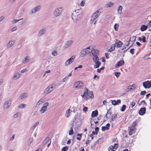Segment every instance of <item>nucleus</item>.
I'll list each match as a JSON object with an SVG mask.
<instances>
[{"instance_id": "obj_1", "label": "nucleus", "mask_w": 151, "mask_h": 151, "mask_svg": "<svg viewBox=\"0 0 151 151\" xmlns=\"http://www.w3.org/2000/svg\"><path fill=\"white\" fill-rule=\"evenodd\" d=\"M82 11L81 9L75 10L73 12L72 18L74 21L76 22L81 18L82 15Z\"/></svg>"}, {"instance_id": "obj_40", "label": "nucleus", "mask_w": 151, "mask_h": 151, "mask_svg": "<svg viewBox=\"0 0 151 151\" xmlns=\"http://www.w3.org/2000/svg\"><path fill=\"white\" fill-rule=\"evenodd\" d=\"M73 133V129L72 127L70 128V130L69 131V135H71Z\"/></svg>"}, {"instance_id": "obj_42", "label": "nucleus", "mask_w": 151, "mask_h": 151, "mask_svg": "<svg viewBox=\"0 0 151 151\" xmlns=\"http://www.w3.org/2000/svg\"><path fill=\"white\" fill-rule=\"evenodd\" d=\"M137 124V123L136 122H135V121L134 122H133V123L132 125V126L131 127L135 128V127L136 126Z\"/></svg>"}, {"instance_id": "obj_45", "label": "nucleus", "mask_w": 151, "mask_h": 151, "mask_svg": "<svg viewBox=\"0 0 151 151\" xmlns=\"http://www.w3.org/2000/svg\"><path fill=\"white\" fill-rule=\"evenodd\" d=\"M107 129H108L107 127L106 126H102L101 127V130L103 131H105Z\"/></svg>"}, {"instance_id": "obj_60", "label": "nucleus", "mask_w": 151, "mask_h": 151, "mask_svg": "<svg viewBox=\"0 0 151 151\" xmlns=\"http://www.w3.org/2000/svg\"><path fill=\"white\" fill-rule=\"evenodd\" d=\"M19 21V20H17V19H14V20H13L12 21L13 23H16L18 22V21Z\"/></svg>"}, {"instance_id": "obj_54", "label": "nucleus", "mask_w": 151, "mask_h": 151, "mask_svg": "<svg viewBox=\"0 0 151 151\" xmlns=\"http://www.w3.org/2000/svg\"><path fill=\"white\" fill-rule=\"evenodd\" d=\"M48 105V103L47 102H45L43 105V106L47 107Z\"/></svg>"}, {"instance_id": "obj_6", "label": "nucleus", "mask_w": 151, "mask_h": 151, "mask_svg": "<svg viewBox=\"0 0 151 151\" xmlns=\"http://www.w3.org/2000/svg\"><path fill=\"white\" fill-rule=\"evenodd\" d=\"M100 13L98 10H97L92 15L91 17L90 21L92 22L99 17L100 15Z\"/></svg>"}, {"instance_id": "obj_15", "label": "nucleus", "mask_w": 151, "mask_h": 151, "mask_svg": "<svg viewBox=\"0 0 151 151\" xmlns=\"http://www.w3.org/2000/svg\"><path fill=\"white\" fill-rule=\"evenodd\" d=\"M111 102L113 105L115 106L120 104L121 103V101L120 99H118L117 101L115 100H112Z\"/></svg>"}, {"instance_id": "obj_33", "label": "nucleus", "mask_w": 151, "mask_h": 151, "mask_svg": "<svg viewBox=\"0 0 151 151\" xmlns=\"http://www.w3.org/2000/svg\"><path fill=\"white\" fill-rule=\"evenodd\" d=\"M84 49L86 51V52L87 55L90 52H91L92 51L90 49L89 47H88L87 48Z\"/></svg>"}, {"instance_id": "obj_43", "label": "nucleus", "mask_w": 151, "mask_h": 151, "mask_svg": "<svg viewBox=\"0 0 151 151\" xmlns=\"http://www.w3.org/2000/svg\"><path fill=\"white\" fill-rule=\"evenodd\" d=\"M126 108V105H123L122 106V107L121 109V111H125Z\"/></svg>"}, {"instance_id": "obj_53", "label": "nucleus", "mask_w": 151, "mask_h": 151, "mask_svg": "<svg viewBox=\"0 0 151 151\" xmlns=\"http://www.w3.org/2000/svg\"><path fill=\"white\" fill-rule=\"evenodd\" d=\"M85 2L83 1H82L81 3V5L82 6H83L85 4Z\"/></svg>"}, {"instance_id": "obj_48", "label": "nucleus", "mask_w": 151, "mask_h": 151, "mask_svg": "<svg viewBox=\"0 0 151 151\" xmlns=\"http://www.w3.org/2000/svg\"><path fill=\"white\" fill-rule=\"evenodd\" d=\"M17 29V27L16 26L14 27L13 28H12L11 29V31L12 32H13L14 31H16Z\"/></svg>"}, {"instance_id": "obj_17", "label": "nucleus", "mask_w": 151, "mask_h": 151, "mask_svg": "<svg viewBox=\"0 0 151 151\" xmlns=\"http://www.w3.org/2000/svg\"><path fill=\"white\" fill-rule=\"evenodd\" d=\"M72 40H70L67 41L64 45L65 48H66L68 47L73 43Z\"/></svg>"}, {"instance_id": "obj_31", "label": "nucleus", "mask_w": 151, "mask_h": 151, "mask_svg": "<svg viewBox=\"0 0 151 151\" xmlns=\"http://www.w3.org/2000/svg\"><path fill=\"white\" fill-rule=\"evenodd\" d=\"M144 58L145 60H148L151 59V53H149L148 54L146 55L145 56Z\"/></svg>"}, {"instance_id": "obj_21", "label": "nucleus", "mask_w": 151, "mask_h": 151, "mask_svg": "<svg viewBox=\"0 0 151 151\" xmlns=\"http://www.w3.org/2000/svg\"><path fill=\"white\" fill-rule=\"evenodd\" d=\"M128 129L129 130V135H131L135 133V128L129 127Z\"/></svg>"}, {"instance_id": "obj_64", "label": "nucleus", "mask_w": 151, "mask_h": 151, "mask_svg": "<svg viewBox=\"0 0 151 151\" xmlns=\"http://www.w3.org/2000/svg\"><path fill=\"white\" fill-rule=\"evenodd\" d=\"M136 44L138 46H140L142 44L138 42H136Z\"/></svg>"}, {"instance_id": "obj_61", "label": "nucleus", "mask_w": 151, "mask_h": 151, "mask_svg": "<svg viewBox=\"0 0 151 151\" xmlns=\"http://www.w3.org/2000/svg\"><path fill=\"white\" fill-rule=\"evenodd\" d=\"M128 89L129 91H131L133 90V88L132 87H129V86L128 87Z\"/></svg>"}, {"instance_id": "obj_38", "label": "nucleus", "mask_w": 151, "mask_h": 151, "mask_svg": "<svg viewBox=\"0 0 151 151\" xmlns=\"http://www.w3.org/2000/svg\"><path fill=\"white\" fill-rule=\"evenodd\" d=\"M26 106V104H20V105L18 106V108L20 109H22L24 108L25 106Z\"/></svg>"}, {"instance_id": "obj_32", "label": "nucleus", "mask_w": 151, "mask_h": 151, "mask_svg": "<svg viewBox=\"0 0 151 151\" xmlns=\"http://www.w3.org/2000/svg\"><path fill=\"white\" fill-rule=\"evenodd\" d=\"M27 96V94L26 93H22L21 96H20V98L21 99H22L26 97Z\"/></svg>"}, {"instance_id": "obj_27", "label": "nucleus", "mask_w": 151, "mask_h": 151, "mask_svg": "<svg viewBox=\"0 0 151 151\" xmlns=\"http://www.w3.org/2000/svg\"><path fill=\"white\" fill-rule=\"evenodd\" d=\"M47 109V107H46L45 106H43L40 109V112H41V114H42L46 111Z\"/></svg>"}, {"instance_id": "obj_59", "label": "nucleus", "mask_w": 151, "mask_h": 151, "mask_svg": "<svg viewBox=\"0 0 151 151\" xmlns=\"http://www.w3.org/2000/svg\"><path fill=\"white\" fill-rule=\"evenodd\" d=\"M99 128L98 127H96L95 128V132H99Z\"/></svg>"}, {"instance_id": "obj_24", "label": "nucleus", "mask_w": 151, "mask_h": 151, "mask_svg": "<svg viewBox=\"0 0 151 151\" xmlns=\"http://www.w3.org/2000/svg\"><path fill=\"white\" fill-rule=\"evenodd\" d=\"M114 5V4L112 2H109L107 3L105 5L106 7L108 8Z\"/></svg>"}, {"instance_id": "obj_14", "label": "nucleus", "mask_w": 151, "mask_h": 151, "mask_svg": "<svg viewBox=\"0 0 151 151\" xmlns=\"http://www.w3.org/2000/svg\"><path fill=\"white\" fill-rule=\"evenodd\" d=\"M21 75L22 74L19 73V72L16 73H15L14 74V75L12 77V80H17V79L18 78H19L20 77Z\"/></svg>"}, {"instance_id": "obj_4", "label": "nucleus", "mask_w": 151, "mask_h": 151, "mask_svg": "<svg viewBox=\"0 0 151 151\" xmlns=\"http://www.w3.org/2000/svg\"><path fill=\"white\" fill-rule=\"evenodd\" d=\"M93 62L95 63V65H94V68H99L101 64V62L99 61V58L98 56L95 57V58H93Z\"/></svg>"}, {"instance_id": "obj_52", "label": "nucleus", "mask_w": 151, "mask_h": 151, "mask_svg": "<svg viewBox=\"0 0 151 151\" xmlns=\"http://www.w3.org/2000/svg\"><path fill=\"white\" fill-rule=\"evenodd\" d=\"M146 92L145 91H142L140 93V95H143L145 94Z\"/></svg>"}, {"instance_id": "obj_20", "label": "nucleus", "mask_w": 151, "mask_h": 151, "mask_svg": "<svg viewBox=\"0 0 151 151\" xmlns=\"http://www.w3.org/2000/svg\"><path fill=\"white\" fill-rule=\"evenodd\" d=\"M14 40H11L7 45L6 47L7 48H10L14 44Z\"/></svg>"}, {"instance_id": "obj_39", "label": "nucleus", "mask_w": 151, "mask_h": 151, "mask_svg": "<svg viewBox=\"0 0 151 151\" xmlns=\"http://www.w3.org/2000/svg\"><path fill=\"white\" fill-rule=\"evenodd\" d=\"M118 27H119V24H114V29L116 31H117V30L118 29Z\"/></svg>"}, {"instance_id": "obj_44", "label": "nucleus", "mask_w": 151, "mask_h": 151, "mask_svg": "<svg viewBox=\"0 0 151 151\" xmlns=\"http://www.w3.org/2000/svg\"><path fill=\"white\" fill-rule=\"evenodd\" d=\"M49 139V137H47L44 141L43 143L44 144H46L48 141Z\"/></svg>"}, {"instance_id": "obj_12", "label": "nucleus", "mask_w": 151, "mask_h": 151, "mask_svg": "<svg viewBox=\"0 0 151 151\" xmlns=\"http://www.w3.org/2000/svg\"><path fill=\"white\" fill-rule=\"evenodd\" d=\"M46 31V28H45L41 29L39 31L38 34V36L39 37L42 36L45 33Z\"/></svg>"}, {"instance_id": "obj_56", "label": "nucleus", "mask_w": 151, "mask_h": 151, "mask_svg": "<svg viewBox=\"0 0 151 151\" xmlns=\"http://www.w3.org/2000/svg\"><path fill=\"white\" fill-rule=\"evenodd\" d=\"M27 69L26 68H25V69H22L21 71V72L22 73H24V72L25 71H27Z\"/></svg>"}, {"instance_id": "obj_36", "label": "nucleus", "mask_w": 151, "mask_h": 151, "mask_svg": "<svg viewBox=\"0 0 151 151\" xmlns=\"http://www.w3.org/2000/svg\"><path fill=\"white\" fill-rule=\"evenodd\" d=\"M70 111V109H69L67 110L66 111V113L65 114V116L66 117H68L69 116Z\"/></svg>"}, {"instance_id": "obj_5", "label": "nucleus", "mask_w": 151, "mask_h": 151, "mask_svg": "<svg viewBox=\"0 0 151 151\" xmlns=\"http://www.w3.org/2000/svg\"><path fill=\"white\" fill-rule=\"evenodd\" d=\"M12 101V99H9L5 101L3 105V109H8L11 105Z\"/></svg>"}, {"instance_id": "obj_41", "label": "nucleus", "mask_w": 151, "mask_h": 151, "mask_svg": "<svg viewBox=\"0 0 151 151\" xmlns=\"http://www.w3.org/2000/svg\"><path fill=\"white\" fill-rule=\"evenodd\" d=\"M57 51L55 50H53L52 52V55L54 56H56L57 55Z\"/></svg>"}, {"instance_id": "obj_63", "label": "nucleus", "mask_w": 151, "mask_h": 151, "mask_svg": "<svg viewBox=\"0 0 151 151\" xmlns=\"http://www.w3.org/2000/svg\"><path fill=\"white\" fill-rule=\"evenodd\" d=\"M135 105V103L134 102H132L131 104V105L132 106V108L133 106H134Z\"/></svg>"}, {"instance_id": "obj_7", "label": "nucleus", "mask_w": 151, "mask_h": 151, "mask_svg": "<svg viewBox=\"0 0 151 151\" xmlns=\"http://www.w3.org/2000/svg\"><path fill=\"white\" fill-rule=\"evenodd\" d=\"M41 8V6H38L35 7L31 10L29 12V14L30 15H32L33 14L36 13V12L39 11Z\"/></svg>"}, {"instance_id": "obj_49", "label": "nucleus", "mask_w": 151, "mask_h": 151, "mask_svg": "<svg viewBox=\"0 0 151 151\" xmlns=\"http://www.w3.org/2000/svg\"><path fill=\"white\" fill-rule=\"evenodd\" d=\"M142 40L143 42H146V37L144 36H142Z\"/></svg>"}, {"instance_id": "obj_23", "label": "nucleus", "mask_w": 151, "mask_h": 151, "mask_svg": "<svg viewBox=\"0 0 151 151\" xmlns=\"http://www.w3.org/2000/svg\"><path fill=\"white\" fill-rule=\"evenodd\" d=\"M30 60L29 56H27L22 60V63H25L28 62Z\"/></svg>"}, {"instance_id": "obj_10", "label": "nucleus", "mask_w": 151, "mask_h": 151, "mask_svg": "<svg viewBox=\"0 0 151 151\" xmlns=\"http://www.w3.org/2000/svg\"><path fill=\"white\" fill-rule=\"evenodd\" d=\"M143 86L145 88H149L151 87V81H147L143 83Z\"/></svg>"}, {"instance_id": "obj_30", "label": "nucleus", "mask_w": 151, "mask_h": 151, "mask_svg": "<svg viewBox=\"0 0 151 151\" xmlns=\"http://www.w3.org/2000/svg\"><path fill=\"white\" fill-rule=\"evenodd\" d=\"M122 7L121 6H119L117 9V11L118 13L120 14L122 13Z\"/></svg>"}, {"instance_id": "obj_57", "label": "nucleus", "mask_w": 151, "mask_h": 151, "mask_svg": "<svg viewBox=\"0 0 151 151\" xmlns=\"http://www.w3.org/2000/svg\"><path fill=\"white\" fill-rule=\"evenodd\" d=\"M68 79V77H65V78H63V82H65L67 81V79Z\"/></svg>"}, {"instance_id": "obj_16", "label": "nucleus", "mask_w": 151, "mask_h": 151, "mask_svg": "<svg viewBox=\"0 0 151 151\" xmlns=\"http://www.w3.org/2000/svg\"><path fill=\"white\" fill-rule=\"evenodd\" d=\"M146 110V109L145 107H144L143 108H141L139 111V114L141 115H143L145 114Z\"/></svg>"}, {"instance_id": "obj_2", "label": "nucleus", "mask_w": 151, "mask_h": 151, "mask_svg": "<svg viewBox=\"0 0 151 151\" xmlns=\"http://www.w3.org/2000/svg\"><path fill=\"white\" fill-rule=\"evenodd\" d=\"M81 96L86 100H87L89 98L92 99L94 97L93 91H89L88 92V90L86 88L85 89V91L83 93V94L81 95Z\"/></svg>"}, {"instance_id": "obj_13", "label": "nucleus", "mask_w": 151, "mask_h": 151, "mask_svg": "<svg viewBox=\"0 0 151 151\" xmlns=\"http://www.w3.org/2000/svg\"><path fill=\"white\" fill-rule=\"evenodd\" d=\"M82 86V83L80 81H77L75 83L73 87L75 88H79L81 87Z\"/></svg>"}, {"instance_id": "obj_46", "label": "nucleus", "mask_w": 151, "mask_h": 151, "mask_svg": "<svg viewBox=\"0 0 151 151\" xmlns=\"http://www.w3.org/2000/svg\"><path fill=\"white\" fill-rule=\"evenodd\" d=\"M68 147L66 146L63 147L62 149V151H67L68 149Z\"/></svg>"}, {"instance_id": "obj_47", "label": "nucleus", "mask_w": 151, "mask_h": 151, "mask_svg": "<svg viewBox=\"0 0 151 151\" xmlns=\"http://www.w3.org/2000/svg\"><path fill=\"white\" fill-rule=\"evenodd\" d=\"M120 74V73L119 72H116L115 73V76L117 77V78H118L119 75Z\"/></svg>"}, {"instance_id": "obj_19", "label": "nucleus", "mask_w": 151, "mask_h": 151, "mask_svg": "<svg viewBox=\"0 0 151 151\" xmlns=\"http://www.w3.org/2000/svg\"><path fill=\"white\" fill-rule=\"evenodd\" d=\"M81 113H77L74 116V119L76 120L79 118V120L81 121L82 120H83L84 118L83 117L81 118Z\"/></svg>"}, {"instance_id": "obj_22", "label": "nucleus", "mask_w": 151, "mask_h": 151, "mask_svg": "<svg viewBox=\"0 0 151 151\" xmlns=\"http://www.w3.org/2000/svg\"><path fill=\"white\" fill-rule=\"evenodd\" d=\"M99 50H97L94 49L92 52V54L93 55V58H95V57L96 56H98V55L99 54Z\"/></svg>"}, {"instance_id": "obj_58", "label": "nucleus", "mask_w": 151, "mask_h": 151, "mask_svg": "<svg viewBox=\"0 0 151 151\" xmlns=\"http://www.w3.org/2000/svg\"><path fill=\"white\" fill-rule=\"evenodd\" d=\"M14 134H13L12 135V137L10 138V140L11 141H13L14 139Z\"/></svg>"}, {"instance_id": "obj_55", "label": "nucleus", "mask_w": 151, "mask_h": 151, "mask_svg": "<svg viewBox=\"0 0 151 151\" xmlns=\"http://www.w3.org/2000/svg\"><path fill=\"white\" fill-rule=\"evenodd\" d=\"M105 56L106 58L107 59H109V54L107 53H105Z\"/></svg>"}, {"instance_id": "obj_25", "label": "nucleus", "mask_w": 151, "mask_h": 151, "mask_svg": "<svg viewBox=\"0 0 151 151\" xmlns=\"http://www.w3.org/2000/svg\"><path fill=\"white\" fill-rule=\"evenodd\" d=\"M147 28V26L142 25L141 26V28H140V29L142 31H143L146 30Z\"/></svg>"}, {"instance_id": "obj_37", "label": "nucleus", "mask_w": 151, "mask_h": 151, "mask_svg": "<svg viewBox=\"0 0 151 151\" xmlns=\"http://www.w3.org/2000/svg\"><path fill=\"white\" fill-rule=\"evenodd\" d=\"M117 114H113L112 116L111 117V120L112 121H114L115 120V119L117 117Z\"/></svg>"}, {"instance_id": "obj_29", "label": "nucleus", "mask_w": 151, "mask_h": 151, "mask_svg": "<svg viewBox=\"0 0 151 151\" xmlns=\"http://www.w3.org/2000/svg\"><path fill=\"white\" fill-rule=\"evenodd\" d=\"M43 100H42V99H40L37 103L35 106L37 107L39 106V105L43 103Z\"/></svg>"}, {"instance_id": "obj_28", "label": "nucleus", "mask_w": 151, "mask_h": 151, "mask_svg": "<svg viewBox=\"0 0 151 151\" xmlns=\"http://www.w3.org/2000/svg\"><path fill=\"white\" fill-rule=\"evenodd\" d=\"M87 55V54L86 52V51L84 49H83L82 51H81L80 55L82 57H83Z\"/></svg>"}, {"instance_id": "obj_8", "label": "nucleus", "mask_w": 151, "mask_h": 151, "mask_svg": "<svg viewBox=\"0 0 151 151\" xmlns=\"http://www.w3.org/2000/svg\"><path fill=\"white\" fill-rule=\"evenodd\" d=\"M54 88V87L53 85H50L45 89L43 93L45 94H47L52 91Z\"/></svg>"}, {"instance_id": "obj_11", "label": "nucleus", "mask_w": 151, "mask_h": 151, "mask_svg": "<svg viewBox=\"0 0 151 151\" xmlns=\"http://www.w3.org/2000/svg\"><path fill=\"white\" fill-rule=\"evenodd\" d=\"M118 147V145L117 144H115L114 146H110L108 148L109 151H115Z\"/></svg>"}, {"instance_id": "obj_9", "label": "nucleus", "mask_w": 151, "mask_h": 151, "mask_svg": "<svg viewBox=\"0 0 151 151\" xmlns=\"http://www.w3.org/2000/svg\"><path fill=\"white\" fill-rule=\"evenodd\" d=\"M75 58V55H73L71 57L70 59L66 61L65 63V65L67 66L71 64L74 61Z\"/></svg>"}, {"instance_id": "obj_50", "label": "nucleus", "mask_w": 151, "mask_h": 151, "mask_svg": "<svg viewBox=\"0 0 151 151\" xmlns=\"http://www.w3.org/2000/svg\"><path fill=\"white\" fill-rule=\"evenodd\" d=\"M134 48L131 49L130 50V52L131 54H133L134 53Z\"/></svg>"}, {"instance_id": "obj_51", "label": "nucleus", "mask_w": 151, "mask_h": 151, "mask_svg": "<svg viewBox=\"0 0 151 151\" xmlns=\"http://www.w3.org/2000/svg\"><path fill=\"white\" fill-rule=\"evenodd\" d=\"M18 113H17L15 114L14 116L13 117L14 118H16L18 117Z\"/></svg>"}, {"instance_id": "obj_26", "label": "nucleus", "mask_w": 151, "mask_h": 151, "mask_svg": "<svg viewBox=\"0 0 151 151\" xmlns=\"http://www.w3.org/2000/svg\"><path fill=\"white\" fill-rule=\"evenodd\" d=\"M98 111L97 110H95L93 111L91 114V116L92 117H94L98 115Z\"/></svg>"}, {"instance_id": "obj_3", "label": "nucleus", "mask_w": 151, "mask_h": 151, "mask_svg": "<svg viewBox=\"0 0 151 151\" xmlns=\"http://www.w3.org/2000/svg\"><path fill=\"white\" fill-rule=\"evenodd\" d=\"M63 10V7H59L55 9L53 11V14L56 18H58L62 14Z\"/></svg>"}, {"instance_id": "obj_35", "label": "nucleus", "mask_w": 151, "mask_h": 151, "mask_svg": "<svg viewBox=\"0 0 151 151\" xmlns=\"http://www.w3.org/2000/svg\"><path fill=\"white\" fill-rule=\"evenodd\" d=\"M39 122H37L35 123L31 127V129H34L35 127L36 126H37L39 124Z\"/></svg>"}, {"instance_id": "obj_34", "label": "nucleus", "mask_w": 151, "mask_h": 151, "mask_svg": "<svg viewBox=\"0 0 151 151\" xmlns=\"http://www.w3.org/2000/svg\"><path fill=\"white\" fill-rule=\"evenodd\" d=\"M122 45V43L121 42L119 41L118 42H116L115 43V45L117 47H120Z\"/></svg>"}, {"instance_id": "obj_18", "label": "nucleus", "mask_w": 151, "mask_h": 151, "mask_svg": "<svg viewBox=\"0 0 151 151\" xmlns=\"http://www.w3.org/2000/svg\"><path fill=\"white\" fill-rule=\"evenodd\" d=\"M124 63V61L123 60H120L119 62H118L116 65L115 67L118 68L119 67L123 65Z\"/></svg>"}, {"instance_id": "obj_62", "label": "nucleus", "mask_w": 151, "mask_h": 151, "mask_svg": "<svg viewBox=\"0 0 151 151\" xmlns=\"http://www.w3.org/2000/svg\"><path fill=\"white\" fill-rule=\"evenodd\" d=\"M88 110V108L87 107H85L83 109V111H87Z\"/></svg>"}]
</instances>
